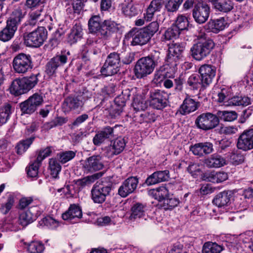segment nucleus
Instances as JSON below:
<instances>
[{"instance_id": "nucleus-29", "label": "nucleus", "mask_w": 253, "mask_h": 253, "mask_svg": "<svg viewBox=\"0 0 253 253\" xmlns=\"http://www.w3.org/2000/svg\"><path fill=\"white\" fill-rule=\"evenodd\" d=\"M164 5L163 0H152L144 14V18L147 21L152 20L155 13L160 12Z\"/></svg>"}, {"instance_id": "nucleus-44", "label": "nucleus", "mask_w": 253, "mask_h": 253, "mask_svg": "<svg viewBox=\"0 0 253 253\" xmlns=\"http://www.w3.org/2000/svg\"><path fill=\"white\" fill-rule=\"evenodd\" d=\"M218 119L225 122H232L238 117L237 113L234 111H218L217 113Z\"/></svg>"}, {"instance_id": "nucleus-56", "label": "nucleus", "mask_w": 253, "mask_h": 253, "mask_svg": "<svg viewBox=\"0 0 253 253\" xmlns=\"http://www.w3.org/2000/svg\"><path fill=\"white\" fill-rule=\"evenodd\" d=\"M59 67V66L51 58L46 64L45 72L49 76H54Z\"/></svg>"}, {"instance_id": "nucleus-20", "label": "nucleus", "mask_w": 253, "mask_h": 253, "mask_svg": "<svg viewBox=\"0 0 253 253\" xmlns=\"http://www.w3.org/2000/svg\"><path fill=\"white\" fill-rule=\"evenodd\" d=\"M190 151L199 157H203L214 151L213 144L209 141L195 143L190 146Z\"/></svg>"}, {"instance_id": "nucleus-45", "label": "nucleus", "mask_w": 253, "mask_h": 253, "mask_svg": "<svg viewBox=\"0 0 253 253\" xmlns=\"http://www.w3.org/2000/svg\"><path fill=\"white\" fill-rule=\"evenodd\" d=\"M70 55V51H62L60 54L56 55L52 59L59 66H64L68 61Z\"/></svg>"}, {"instance_id": "nucleus-16", "label": "nucleus", "mask_w": 253, "mask_h": 253, "mask_svg": "<svg viewBox=\"0 0 253 253\" xmlns=\"http://www.w3.org/2000/svg\"><path fill=\"white\" fill-rule=\"evenodd\" d=\"M237 147L244 151L253 149V128L245 129L240 134L237 139Z\"/></svg>"}, {"instance_id": "nucleus-50", "label": "nucleus", "mask_w": 253, "mask_h": 253, "mask_svg": "<svg viewBox=\"0 0 253 253\" xmlns=\"http://www.w3.org/2000/svg\"><path fill=\"white\" fill-rule=\"evenodd\" d=\"M27 250L29 253H42L44 250V247L41 242L33 241L29 244Z\"/></svg>"}, {"instance_id": "nucleus-60", "label": "nucleus", "mask_w": 253, "mask_h": 253, "mask_svg": "<svg viewBox=\"0 0 253 253\" xmlns=\"http://www.w3.org/2000/svg\"><path fill=\"white\" fill-rule=\"evenodd\" d=\"M140 117L142 118L140 121L143 122L150 123L155 121L157 118L156 115L153 111L151 112H143L140 115Z\"/></svg>"}, {"instance_id": "nucleus-21", "label": "nucleus", "mask_w": 253, "mask_h": 253, "mask_svg": "<svg viewBox=\"0 0 253 253\" xmlns=\"http://www.w3.org/2000/svg\"><path fill=\"white\" fill-rule=\"evenodd\" d=\"M114 127L107 126L101 130L97 131L93 138L92 142L94 145L97 146H100L102 143H105L106 140H109L114 137Z\"/></svg>"}, {"instance_id": "nucleus-17", "label": "nucleus", "mask_w": 253, "mask_h": 253, "mask_svg": "<svg viewBox=\"0 0 253 253\" xmlns=\"http://www.w3.org/2000/svg\"><path fill=\"white\" fill-rule=\"evenodd\" d=\"M126 143V140L122 137H118L111 141L110 144L104 148L106 156L109 158L120 154L124 150Z\"/></svg>"}, {"instance_id": "nucleus-19", "label": "nucleus", "mask_w": 253, "mask_h": 253, "mask_svg": "<svg viewBox=\"0 0 253 253\" xmlns=\"http://www.w3.org/2000/svg\"><path fill=\"white\" fill-rule=\"evenodd\" d=\"M101 49L98 47L96 41L87 39L81 53V57L84 62H89L92 56L99 57Z\"/></svg>"}, {"instance_id": "nucleus-32", "label": "nucleus", "mask_w": 253, "mask_h": 253, "mask_svg": "<svg viewBox=\"0 0 253 253\" xmlns=\"http://www.w3.org/2000/svg\"><path fill=\"white\" fill-rule=\"evenodd\" d=\"M26 14V12L20 8L15 9L7 19L6 24H9V26L15 27L17 30L18 26L24 18Z\"/></svg>"}, {"instance_id": "nucleus-13", "label": "nucleus", "mask_w": 253, "mask_h": 253, "mask_svg": "<svg viewBox=\"0 0 253 253\" xmlns=\"http://www.w3.org/2000/svg\"><path fill=\"white\" fill-rule=\"evenodd\" d=\"M126 39L129 41L132 46H142L146 44L151 41L149 37L145 31L143 29H133L131 30L126 36Z\"/></svg>"}, {"instance_id": "nucleus-59", "label": "nucleus", "mask_w": 253, "mask_h": 253, "mask_svg": "<svg viewBox=\"0 0 253 253\" xmlns=\"http://www.w3.org/2000/svg\"><path fill=\"white\" fill-rule=\"evenodd\" d=\"M185 81L183 74H180L176 78L174 79V87L175 91H181L183 88V84Z\"/></svg>"}, {"instance_id": "nucleus-18", "label": "nucleus", "mask_w": 253, "mask_h": 253, "mask_svg": "<svg viewBox=\"0 0 253 253\" xmlns=\"http://www.w3.org/2000/svg\"><path fill=\"white\" fill-rule=\"evenodd\" d=\"M210 12V6L206 3L200 2L195 4L192 11V15L197 23L203 24L208 20Z\"/></svg>"}, {"instance_id": "nucleus-54", "label": "nucleus", "mask_w": 253, "mask_h": 253, "mask_svg": "<svg viewBox=\"0 0 253 253\" xmlns=\"http://www.w3.org/2000/svg\"><path fill=\"white\" fill-rule=\"evenodd\" d=\"M210 175V180L214 183L222 182L228 178L227 173L223 171L211 173Z\"/></svg>"}, {"instance_id": "nucleus-43", "label": "nucleus", "mask_w": 253, "mask_h": 253, "mask_svg": "<svg viewBox=\"0 0 253 253\" xmlns=\"http://www.w3.org/2000/svg\"><path fill=\"white\" fill-rule=\"evenodd\" d=\"M11 114V106L6 104L0 108V125L5 124Z\"/></svg>"}, {"instance_id": "nucleus-4", "label": "nucleus", "mask_w": 253, "mask_h": 253, "mask_svg": "<svg viewBox=\"0 0 253 253\" xmlns=\"http://www.w3.org/2000/svg\"><path fill=\"white\" fill-rule=\"evenodd\" d=\"M115 186L111 181L105 179L97 181L92 187L90 197L95 204H102L108 197H110Z\"/></svg>"}, {"instance_id": "nucleus-5", "label": "nucleus", "mask_w": 253, "mask_h": 253, "mask_svg": "<svg viewBox=\"0 0 253 253\" xmlns=\"http://www.w3.org/2000/svg\"><path fill=\"white\" fill-rule=\"evenodd\" d=\"M39 76L40 73L14 80L10 87L11 93L16 96L27 93L38 84Z\"/></svg>"}, {"instance_id": "nucleus-33", "label": "nucleus", "mask_w": 253, "mask_h": 253, "mask_svg": "<svg viewBox=\"0 0 253 253\" xmlns=\"http://www.w3.org/2000/svg\"><path fill=\"white\" fill-rule=\"evenodd\" d=\"M198 108L197 102L190 97H186L181 105L179 111L181 115H186L194 112Z\"/></svg>"}, {"instance_id": "nucleus-23", "label": "nucleus", "mask_w": 253, "mask_h": 253, "mask_svg": "<svg viewBox=\"0 0 253 253\" xmlns=\"http://www.w3.org/2000/svg\"><path fill=\"white\" fill-rule=\"evenodd\" d=\"M104 165L100 155H93L87 158L84 165V168L87 172H93L102 169Z\"/></svg>"}, {"instance_id": "nucleus-52", "label": "nucleus", "mask_w": 253, "mask_h": 253, "mask_svg": "<svg viewBox=\"0 0 253 253\" xmlns=\"http://www.w3.org/2000/svg\"><path fill=\"white\" fill-rule=\"evenodd\" d=\"M182 1L183 0H168L165 5V9L170 12L176 11Z\"/></svg>"}, {"instance_id": "nucleus-1", "label": "nucleus", "mask_w": 253, "mask_h": 253, "mask_svg": "<svg viewBox=\"0 0 253 253\" xmlns=\"http://www.w3.org/2000/svg\"><path fill=\"white\" fill-rule=\"evenodd\" d=\"M161 60V52L158 50H153L147 56L137 60L134 68L135 76L137 79H141L150 75Z\"/></svg>"}, {"instance_id": "nucleus-64", "label": "nucleus", "mask_w": 253, "mask_h": 253, "mask_svg": "<svg viewBox=\"0 0 253 253\" xmlns=\"http://www.w3.org/2000/svg\"><path fill=\"white\" fill-rule=\"evenodd\" d=\"M52 147L48 146L44 149L41 150L36 159L37 161L42 163V162L46 157L49 156L52 152Z\"/></svg>"}, {"instance_id": "nucleus-48", "label": "nucleus", "mask_w": 253, "mask_h": 253, "mask_svg": "<svg viewBox=\"0 0 253 253\" xmlns=\"http://www.w3.org/2000/svg\"><path fill=\"white\" fill-rule=\"evenodd\" d=\"M57 156L61 163L65 164L75 157L76 152L71 150L66 151L58 153Z\"/></svg>"}, {"instance_id": "nucleus-7", "label": "nucleus", "mask_w": 253, "mask_h": 253, "mask_svg": "<svg viewBox=\"0 0 253 253\" xmlns=\"http://www.w3.org/2000/svg\"><path fill=\"white\" fill-rule=\"evenodd\" d=\"M12 63L14 71L17 74H26L33 68L31 56L24 53L16 55L14 57Z\"/></svg>"}, {"instance_id": "nucleus-38", "label": "nucleus", "mask_w": 253, "mask_h": 253, "mask_svg": "<svg viewBox=\"0 0 253 253\" xmlns=\"http://www.w3.org/2000/svg\"><path fill=\"white\" fill-rule=\"evenodd\" d=\"M187 84L189 87L193 90H198L202 87H205L200 75L197 74L191 75L188 78Z\"/></svg>"}, {"instance_id": "nucleus-42", "label": "nucleus", "mask_w": 253, "mask_h": 253, "mask_svg": "<svg viewBox=\"0 0 253 253\" xmlns=\"http://www.w3.org/2000/svg\"><path fill=\"white\" fill-rule=\"evenodd\" d=\"M60 163L56 159L51 158L49 160L48 170L53 178H57L61 171V166Z\"/></svg>"}, {"instance_id": "nucleus-3", "label": "nucleus", "mask_w": 253, "mask_h": 253, "mask_svg": "<svg viewBox=\"0 0 253 253\" xmlns=\"http://www.w3.org/2000/svg\"><path fill=\"white\" fill-rule=\"evenodd\" d=\"M214 46V42L211 38L205 34H201L190 48L191 55L195 60L201 61L210 55Z\"/></svg>"}, {"instance_id": "nucleus-10", "label": "nucleus", "mask_w": 253, "mask_h": 253, "mask_svg": "<svg viewBox=\"0 0 253 253\" xmlns=\"http://www.w3.org/2000/svg\"><path fill=\"white\" fill-rule=\"evenodd\" d=\"M43 102V95L39 93H35L30 96L27 100L19 104L21 115H31L34 113L39 107Z\"/></svg>"}, {"instance_id": "nucleus-53", "label": "nucleus", "mask_w": 253, "mask_h": 253, "mask_svg": "<svg viewBox=\"0 0 253 253\" xmlns=\"http://www.w3.org/2000/svg\"><path fill=\"white\" fill-rule=\"evenodd\" d=\"M39 224L42 226H46L50 229H54L58 226V222L50 216L43 218L39 222Z\"/></svg>"}, {"instance_id": "nucleus-34", "label": "nucleus", "mask_w": 253, "mask_h": 253, "mask_svg": "<svg viewBox=\"0 0 253 253\" xmlns=\"http://www.w3.org/2000/svg\"><path fill=\"white\" fill-rule=\"evenodd\" d=\"M227 23L223 17L211 20L206 25V29L214 33H218L219 31L223 30L227 25Z\"/></svg>"}, {"instance_id": "nucleus-28", "label": "nucleus", "mask_w": 253, "mask_h": 253, "mask_svg": "<svg viewBox=\"0 0 253 253\" xmlns=\"http://www.w3.org/2000/svg\"><path fill=\"white\" fill-rule=\"evenodd\" d=\"M83 212L81 207L78 204H71L68 209L62 215L64 220L80 219L82 217Z\"/></svg>"}, {"instance_id": "nucleus-57", "label": "nucleus", "mask_w": 253, "mask_h": 253, "mask_svg": "<svg viewBox=\"0 0 253 253\" xmlns=\"http://www.w3.org/2000/svg\"><path fill=\"white\" fill-rule=\"evenodd\" d=\"M14 202V197L11 195L8 196L7 202L1 205L0 208V212L3 214H7L11 210Z\"/></svg>"}, {"instance_id": "nucleus-35", "label": "nucleus", "mask_w": 253, "mask_h": 253, "mask_svg": "<svg viewBox=\"0 0 253 253\" xmlns=\"http://www.w3.org/2000/svg\"><path fill=\"white\" fill-rule=\"evenodd\" d=\"M145 211V205L140 203H136L131 207V214L129 216V219L131 220H135L137 219L143 218L146 219Z\"/></svg>"}, {"instance_id": "nucleus-6", "label": "nucleus", "mask_w": 253, "mask_h": 253, "mask_svg": "<svg viewBox=\"0 0 253 253\" xmlns=\"http://www.w3.org/2000/svg\"><path fill=\"white\" fill-rule=\"evenodd\" d=\"M47 37V31L44 27H39L30 33L24 34L25 44L29 47H38L43 44Z\"/></svg>"}, {"instance_id": "nucleus-12", "label": "nucleus", "mask_w": 253, "mask_h": 253, "mask_svg": "<svg viewBox=\"0 0 253 253\" xmlns=\"http://www.w3.org/2000/svg\"><path fill=\"white\" fill-rule=\"evenodd\" d=\"M148 101L150 106L157 110H163L169 103L168 94L160 89H153L150 91Z\"/></svg>"}, {"instance_id": "nucleus-15", "label": "nucleus", "mask_w": 253, "mask_h": 253, "mask_svg": "<svg viewBox=\"0 0 253 253\" xmlns=\"http://www.w3.org/2000/svg\"><path fill=\"white\" fill-rule=\"evenodd\" d=\"M139 183L137 176H129L125 179L119 187L118 195L122 198H126L136 191Z\"/></svg>"}, {"instance_id": "nucleus-30", "label": "nucleus", "mask_w": 253, "mask_h": 253, "mask_svg": "<svg viewBox=\"0 0 253 253\" xmlns=\"http://www.w3.org/2000/svg\"><path fill=\"white\" fill-rule=\"evenodd\" d=\"M204 163L209 168H219L225 165L226 161L225 159L221 156L214 154L206 158Z\"/></svg>"}, {"instance_id": "nucleus-9", "label": "nucleus", "mask_w": 253, "mask_h": 253, "mask_svg": "<svg viewBox=\"0 0 253 253\" xmlns=\"http://www.w3.org/2000/svg\"><path fill=\"white\" fill-rule=\"evenodd\" d=\"M219 123L217 115L211 113H204L199 115L195 121V124L199 129L205 131L212 129Z\"/></svg>"}, {"instance_id": "nucleus-11", "label": "nucleus", "mask_w": 253, "mask_h": 253, "mask_svg": "<svg viewBox=\"0 0 253 253\" xmlns=\"http://www.w3.org/2000/svg\"><path fill=\"white\" fill-rule=\"evenodd\" d=\"M184 49V43H172L169 47L167 61L171 64L173 72L176 71L177 66L182 60Z\"/></svg>"}, {"instance_id": "nucleus-61", "label": "nucleus", "mask_w": 253, "mask_h": 253, "mask_svg": "<svg viewBox=\"0 0 253 253\" xmlns=\"http://www.w3.org/2000/svg\"><path fill=\"white\" fill-rule=\"evenodd\" d=\"M244 156L238 152H232L229 155L230 162L234 165H239L244 161Z\"/></svg>"}, {"instance_id": "nucleus-14", "label": "nucleus", "mask_w": 253, "mask_h": 253, "mask_svg": "<svg viewBox=\"0 0 253 253\" xmlns=\"http://www.w3.org/2000/svg\"><path fill=\"white\" fill-rule=\"evenodd\" d=\"M217 97V101L218 102H224L227 100V105L229 106H247L251 103V98L246 96H235L228 99L227 92L225 89H222L219 92Z\"/></svg>"}, {"instance_id": "nucleus-58", "label": "nucleus", "mask_w": 253, "mask_h": 253, "mask_svg": "<svg viewBox=\"0 0 253 253\" xmlns=\"http://www.w3.org/2000/svg\"><path fill=\"white\" fill-rule=\"evenodd\" d=\"M159 28V23L157 21L150 23L148 26L143 28L145 32L149 35L151 38L158 31Z\"/></svg>"}, {"instance_id": "nucleus-37", "label": "nucleus", "mask_w": 253, "mask_h": 253, "mask_svg": "<svg viewBox=\"0 0 253 253\" xmlns=\"http://www.w3.org/2000/svg\"><path fill=\"white\" fill-rule=\"evenodd\" d=\"M83 36V29L80 24L76 23L68 35V42L71 44L75 43L81 39Z\"/></svg>"}, {"instance_id": "nucleus-39", "label": "nucleus", "mask_w": 253, "mask_h": 253, "mask_svg": "<svg viewBox=\"0 0 253 253\" xmlns=\"http://www.w3.org/2000/svg\"><path fill=\"white\" fill-rule=\"evenodd\" d=\"M179 204V200L178 198L173 197L172 195H169L160 205L161 207L165 210H172L177 207Z\"/></svg>"}, {"instance_id": "nucleus-49", "label": "nucleus", "mask_w": 253, "mask_h": 253, "mask_svg": "<svg viewBox=\"0 0 253 253\" xmlns=\"http://www.w3.org/2000/svg\"><path fill=\"white\" fill-rule=\"evenodd\" d=\"M180 33L176 27L172 25L165 31L163 36L166 40H173L177 38Z\"/></svg>"}, {"instance_id": "nucleus-36", "label": "nucleus", "mask_w": 253, "mask_h": 253, "mask_svg": "<svg viewBox=\"0 0 253 253\" xmlns=\"http://www.w3.org/2000/svg\"><path fill=\"white\" fill-rule=\"evenodd\" d=\"M216 11L223 13H228L231 11L234 6L232 0H210Z\"/></svg>"}, {"instance_id": "nucleus-41", "label": "nucleus", "mask_w": 253, "mask_h": 253, "mask_svg": "<svg viewBox=\"0 0 253 253\" xmlns=\"http://www.w3.org/2000/svg\"><path fill=\"white\" fill-rule=\"evenodd\" d=\"M223 250V247L216 243L207 242L203 246L202 253H220Z\"/></svg>"}, {"instance_id": "nucleus-46", "label": "nucleus", "mask_w": 253, "mask_h": 253, "mask_svg": "<svg viewBox=\"0 0 253 253\" xmlns=\"http://www.w3.org/2000/svg\"><path fill=\"white\" fill-rule=\"evenodd\" d=\"M34 139V137H30L18 143L15 148L17 153L18 155H22L25 152L32 144Z\"/></svg>"}, {"instance_id": "nucleus-27", "label": "nucleus", "mask_w": 253, "mask_h": 253, "mask_svg": "<svg viewBox=\"0 0 253 253\" xmlns=\"http://www.w3.org/2000/svg\"><path fill=\"white\" fill-rule=\"evenodd\" d=\"M167 63L160 66L154 75V80L159 83L162 81L161 79L165 78H174L175 72L172 71V67L169 63L167 61Z\"/></svg>"}, {"instance_id": "nucleus-63", "label": "nucleus", "mask_w": 253, "mask_h": 253, "mask_svg": "<svg viewBox=\"0 0 253 253\" xmlns=\"http://www.w3.org/2000/svg\"><path fill=\"white\" fill-rule=\"evenodd\" d=\"M87 133L86 131H83L80 129L79 131L73 133L72 135V142L74 144H78L81 142L83 138L87 136Z\"/></svg>"}, {"instance_id": "nucleus-51", "label": "nucleus", "mask_w": 253, "mask_h": 253, "mask_svg": "<svg viewBox=\"0 0 253 253\" xmlns=\"http://www.w3.org/2000/svg\"><path fill=\"white\" fill-rule=\"evenodd\" d=\"M176 27L177 30L180 32L187 29L189 25V22L187 17L183 15L178 16L175 21V23L173 25Z\"/></svg>"}, {"instance_id": "nucleus-8", "label": "nucleus", "mask_w": 253, "mask_h": 253, "mask_svg": "<svg viewBox=\"0 0 253 253\" xmlns=\"http://www.w3.org/2000/svg\"><path fill=\"white\" fill-rule=\"evenodd\" d=\"M121 59L120 54L118 52H113L109 54L101 69V73L106 76L117 74L120 71Z\"/></svg>"}, {"instance_id": "nucleus-40", "label": "nucleus", "mask_w": 253, "mask_h": 253, "mask_svg": "<svg viewBox=\"0 0 253 253\" xmlns=\"http://www.w3.org/2000/svg\"><path fill=\"white\" fill-rule=\"evenodd\" d=\"M16 31L15 27L9 26V24H6L5 27L0 31V40L4 42L9 41L13 37Z\"/></svg>"}, {"instance_id": "nucleus-24", "label": "nucleus", "mask_w": 253, "mask_h": 253, "mask_svg": "<svg viewBox=\"0 0 253 253\" xmlns=\"http://www.w3.org/2000/svg\"><path fill=\"white\" fill-rule=\"evenodd\" d=\"M38 209L37 207H34L20 212L19 216V224L23 227H26L36 220L38 216V213L36 212L38 211Z\"/></svg>"}, {"instance_id": "nucleus-55", "label": "nucleus", "mask_w": 253, "mask_h": 253, "mask_svg": "<svg viewBox=\"0 0 253 253\" xmlns=\"http://www.w3.org/2000/svg\"><path fill=\"white\" fill-rule=\"evenodd\" d=\"M41 164V162L35 159L27 169V175L31 177H36L38 174L39 168Z\"/></svg>"}, {"instance_id": "nucleus-62", "label": "nucleus", "mask_w": 253, "mask_h": 253, "mask_svg": "<svg viewBox=\"0 0 253 253\" xmlns=\"http://www.w3.org/2000/svg\"><path fill=\"white\" fill-rule=\"evenodd\" d=\"M187 170L192 176L195 177L201 171L199 165L193 162H189Z\"/></svg>"}, {"instance_id": "nucleus-22", "label": "nucleus", "mask_w": 253, "mask_h": 253, "mask_svg": "<svg viewBox=\"0 0 253 253\" xmlns=\"http://www.w3.org/2000/svg\"><path fill=\"white\" fill-rule=\"evenodd\" d=\"M198 71L204 87H207L211 83L213 79L215 77L216 69L212 65L204 64L200 67Z\"/></svg>"}, {"instance_id": "nucleus-47", "label": "nucleus", "mask_w": 253, "mask_h": 253, "mask_svg": "<svg viewBox=\"0 0 253 253\" xmlns=\"http://www.w3.org/2000/svg\"><path fill=\"white\" fill-rule=\"evenodd\" d=\"M67 120L63 117H58L54 118L50 122L45 123L43 125V127L46 130H49L53 127L57 126H61L65 124Z\"/></svg>"}, {"instance_id": "nucleus-31", "label": "nucleus", "mask_w": 253, "mask_h": 253, "mask_svg": "<svg viewBox=\"0 0 253 253\" xmlns=\"http://www.w3.org/2000/svg\"><path fill=\"white\" fill-rule=\"evenodd\" d=\"M122 13L126 17H132L138 14L139 10L132 0H126L120 5Z\"/></svg>"}, {"instance_id": "nucleus-2", "label": "nucleus", "mask_w": 253, "mask_h": 253, "mask_svg": "<svg viewBox=\"0 0 253 253\" xmlns=\"http://www.w3.org/2000/svg\"><path fill=\"white\" fill-rule=\"evenodd\" d=\"M118 26L116 22L111 20L102 22L98 15L92 16L88 21L89 32L105 40L108 39L112 33L118 31Z\"/></svg>"}, {"instance_id": "nucleus-26", "label": "nucleus", "mask_w": 253, "mask_h": 253, "mask_svg": "<svg viewBox=\"0 0 253 253\" xmlns=\"http://www.w3.org/2000/svg\"><path fill=\"white\" fill-rule=\"evenodd\" d=\"M233 193L231 190H224L218 193L212 200V203L219 208L227 206L230 204Z\"/></svg>"}, {"instance_id": "nucleus-25", "label": "nucleus", "mask_w": 253, "mask_h": 253, "mask_svg": "<svg viewBox=\"0 0 253 253\" xmlns=\"http://www.w3.org/2000/svg\"><path fill=\"white\" fill-rule=\"evenodd\" d=\"M90 97L85 95L84 93L77 96H69L65 99L64 105L66 106L70 110H76L81 108L84 102Z\"/></svg>"}]
</instances>
